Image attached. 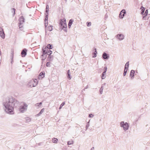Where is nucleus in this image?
Returning <instances> with one entry per match:
<instances>
[{
	"label": "nucleus",
	"instance_id": "nucleus-1",
	"mask_svg": "<svg viewBox=\"0 0 150 150\" xmlns=\"http://www.w3.org/2000/svg\"><path fill=\"white\" fill-rule=\"evenodd\" d=\"M15 101L12 98H10L3 103L4 110L5 112L9 114L14 113V106Z\"/></svg>",
	"mask_w": 150,
	"mask_h": 150
},
{
	"label": "nucleus",
	"instance_id": "nucleus-2",
	"mask_svg": "<svg viewBox=\"0 0 150 150\" xmlns=\"http://www.w3.org/2000/svg\"><path fill=\"white\" fill-rule=\"evenodd\" d=\"M59 24L60 28L62 30H63L66 32H67V25L66 23V19L65 18L61 19Z\"/></svg>",
	"mask_w": 150,
	"mask_h": 150
},
{
	"label": "nucleus",
	"instance_id": "nucleus-3",
	"mask_svg": "<svg viewBox=\"0 0 150 150\" xmlns=\"http://www.w3.org/2000/svg\"><path fill=\"white\" fill-rule=\"evenodd\" d=\"M28 105L24 103H21L18 108V110L21 113H24L27 109Z\"/></svg>",
	"mask_w": 150,
	"mask_h": 150
},
{
	"label": "nucleus",
	"instance_id": "nucleus-4",
	"mask_svg": "<svg viewBox=\"0 0 150 150\" xmlns=\"http://www.w3.org/2000/svg\"><path fill=\"white\" fill-rule=\"evenodd\" d=\"M120 127L123 128V130L124 131H126L129 129V125L127 122L122 121L120 123Z\"/></svg>",
	"mask_w": 150,
	"mask_h": 150
},
{
	"label": "nucleus",
	"instance_id": "nucleus-5",
	"mask_svg": "<svg viewBox=\"0 0 150 150\" xmlns=\"http://www.w3.org/2000/svg\"><path fill=\"white\" fill-rule=\"evenodd\" d=\"M38 84V80L35 79L30 81L28 83V85L30 87L36 86Z\"/></svg>",
	"mask_w": 150,
	"mask_h": 150
},
{
	"label": "nucleus",
	"instance_id": "nucleus-6",
	"mask_svg": "<svg viewBox=\"0 0 150 150\" xmlns=\"http://www.w3.org/2000/svg\"><path fill=\"white\" fill-rule=\"evenodd\" d=\"M115 37L117 39L119 40H122L124 38V35L122 34H118L115 35Z\"/></svg>",
	"mask_w": 150,
	"mask_h": 150
},
{
	"label": "nucleus",
	"instance_id": "nucleus-7",
	"mask_svg": "<svg viewBox=\"0 0 150 150\" xmlns=\"http://www.w3.org/2000/svg\"><path fill=\"white\" fill-rule=\"evenodd\" d=\"M126 13V11L125 9L122 10L121 11L119 15V17L121 19L123 18Z\"/></svg>",
	"mask_w": 150,
	"mask_h": 150
},
{
	"label": "nucleus",
	"instance_id": "nucleus-8",
	"mask_svg": "<svg viewBox=\"0 0 150 150\" xmlns=\"http://www.w3.org/2000/svg\"><path fill=\"white\" fill-rule=\"evenodd\" d=\"M0 36L2 39L5 38V34L3 29L1 28H0Z\"/></svg>",
	"mask_w": 150,
	"mask_h": 150
},
{
	"label": "nucleus",
	"instance_id": "nucleus-9",
	"mask_svg": "<svg viewBox=\"0 0 150 150\" xmlns=\"http://www.w3.org/2000/svg\"><path fill=\"white\" fill-rule=\"evenodd\" d=\"M20 23L19 25V26L20 28H21L22 26H21V24H22L24 22V18L23 17L21 16L19 18Z\"/></svg>",
	"mask_w": 150,
	"mask_h": 150
},
{
	"label": "nucleus",
	"instance_id": "nucleus-10",
	"mask_svg": "<svg viewBox=\"0 0 150 150\" xmlns=\"http://www.w3.org/2000/svg\"><path fill=\"white\" fill-rule=\"evenodd\" d=\"M103 57L104 59H108L109 58V56L105 52H104L103 54Z\"/></svg>",
	"mask_w": 150,
	"mask_h": 150
},
{
	"label": "nucleus",
	"instance_id": "nucleus-11",
	"mask_svg": "<svg viewBox=\"0 0 150 150\" xmlns=\"http://www.w3.org/2000/svg\"><path fill=\"white\" fill-rule=\"evenodd\" d=\"M47 51H48L47 48V47H43L42 48V51H43L42 54H45V55H46V54H47Z\"/></svg>",
	"mask_w": 150,
	"mask_h": 150
},
{
	"label": "nucleus",
	"instance_id": "nucleus-12",
	"mask_svg": "<svg viewBox=\"0 0 150 150\" xmlns=\"http://www.w3.org/2000/svg\"><path fill=\"white\" fill-rule=\"evenodd\" d=\"M54 57L53 55H49L48 57L47 60L49 61H52L53 60Z\"/></svg>",
	"mask_w": 150,
	"mask_h": 150
},
{
	"label": "nucleus",
	"instance_id": "nucleus-13",
	"mask_svg": "<svg viewBox=\"0 0 150 150\" xmlns=\"http://www.w3.org/2000/svg\"><path fill=\"white\" fill-rule=\"evenodd\" d=\"M45 73L44 72H41L39 75V77H38V79H40V77H41V79L43 78L45 76Z\"/></svg>",
	"mask_w": 150,
	"mask_h": 150
},
{
	"label": "nucleus",
	"instance_id": "nucleus-14",
	"mask_svg": "<svg viewBox=\"0 0 150 150\" xmlns=\"http://www.w3.org/2000/svg\"><path fill=\"white\" fill-rule=\"evenodd\" d=\"M47 57V55L45 54H42L40 57V58L42 60L45 59Z\"/></svg>",
	"mask_w": 150,
	"mask_h": 150
},
{
	"label": "nucleus",
	"instance_id": "nucleus-15",
	"mask_svg": "<svg viewBox=\"0 0 150 150\" xmlns=\"http://www.w3.org/2000/svg\"><path fill=\"white\" fill-rule=\"evenodd\" d=\"M73 20L72 19H71L69 21L68 23V27L69 28H70L71 26L73 23Z\"/></svg>",
	"mask_w": 150,
	"mask_h": 150
},
{
	"label": "nucleus",
	"instance_id": "nucleus-16",
	"mask_svg": "<svg viewBox=\"0 0 150 150\" xmlns=\"http://www.w3.org/2000/svg\"><path fill=\"white\" fill-rule=\"evenodd\" d=\"M134 71L133 70H131L130 74V76L131 77V78L132 77H133L134 76Z\"/></svg>",
	"mask_w": 150,
	"mask_h": 150
},
{
	"label": "nucleus",
	"instance_id": "nucleus-17",
	"mask_svg": "<svg viewBox=\"0 0 150 150\" xmlns=\"http://www.w3.org/2000/svg\"><path fill=\"white\" fill-rule=\"evenodd\" d=\"M141 9H142V12H141V14L144 15V12L145 9V8L143 7V6H142Z\"/></svg>",
	"mask_w": 150,
	"mask_h": 150
},
{
	"label": "nucleus",
	"instance_id": "nucleus-18",
	"mask_svg": "<svg viewBox=\"0 0 150 150\" xmlns=\"http://www.w3.org/2000/svg\"><path fill=\"white\" fill-rule=\"evenodd\" d=\"M105 74L106 73H105V72H103L102 74V79H104L105 78L106 76H105Z\"/></svg>",
	"mask_w": 150,
	"mask_h": 150
},
{
	"label": "nucleus",
	"instance_id": "nucleus-19",
	"mask_svg": "<svg viewBox=\"0 0 150 150\" xmlns=\"http://www.w3.org/2000/svg\"><path fill=\"white\" fill-rule=\"evenodd\" d=\"M21 54L23 57H24L26 54V52L24 50H23Z\"/></svg>",
	"mask_w": 150,
	"mask_h": 150
},
{
	"label": "nucleus",
	"instance_id": "nucleus-20",
	"mask_svg": "<svg viewBox=\"0 0 150 150\" xmlns=\"http://www.w3.org/2000/svg\"><path fill=\"white\" fill-rule=\"evenodd\" d=\"M52 140L53 142L54 143H57L58 141V139L55 138L52 139Z\"/></svg>",
	"mask_w": 150,
	"mask_h": 150
},
{
	"label": "nucleus",
	"instance_id": "nucleus-21",
	"mask_svg": "<svg viewBox=\"0 0 150 150\" xmlns=\"http://www.w3.org/2000/svg\"><path fill=\"white\" fill-rule=\"evenodd\" d=\"M129 62H128L126 63L125 67V69H128L129 67Z\"/></svg>",
	"mask_w": 150,
	"mask_h": 150
},
{
	"label": "nucleus",
	"instance_id": "nucleus-22",
	"mask_svg": "<svg viewBox=\"0 0 150 150\" xmlns=\"http://www.w3.org/2000/svg\"><path fill=\"white\" fill-rule=\"evenodd\" d=\"M47 47V50L51 49L52 48V46L51 45L49 44L47 45V46L46 47Z\"/></svg>",
	"mask_w": 150,
	"mask_h": 150
},
{
	"label": "nucleus",
	"instance_id": "nucleus-23",
	"mask_svg": "<svg viewBox=\"0 0 150 150\" xmlns=\"http://www.w3.org/2000/svg\"><path fill=\"white\" fill-rule=\"evenodd\" d=\"M48 13H47V14H45L46 15V17L45 19V22H48Z\"/></svg>",
	"mask_w": 150,
	"mask_h": 150
},
{
	"label": "nucleus",
	"instance_id": "nucleus-24",
	"mask_svg": "<svg viewBox=\"0 0 150 150\" xmlns=\"http://www.w3.org/2000/svg\"><path fill=\"white\" fill-rule=\"evenodd\" d=\"M52 26H48L47 27L48 30L50 31H51L52 30Z\"/></svg>",
	"mask_w": 150,
	"mask_h": 150
},
{
	"label": "nucleus",
	"instance_id": "nucleus-25",
	"mask_svg": "<svg viewBox=\"0 0 150 150\" xmlns=\"http://www.w3.org/2000/svg\"><path fill=\"white\" fill-rule=\"evenodd\" d=\"M52 52L51 50H48V51L47 52V54L48 55H50L52 54Z\"/></svg>",
	"mask_w": 150,
	"mask_h": 150
},
{
	"label": "nucleus",
	"instance_id": "nucleus-26",
	"mask_svg": "<svg viewBox=\"0 0 150 150\" xmlns=\"http://www.w3.org/2000/svg\"><path fill=\"white\" fill-rule=\"evenodd\" d=\"M67 73L68 75V77L69 79H70L71 78V77L70 75V73H69V70L68 71Z\"/></svg>",
	"mask_w": 150,
	"mask_h": 150
},
{
	"label": "nucleus",
	"instance_id": "nucleus-27",
	"mask_svg": "<svg viewBox=\"0 0 150 150\" xmlns=\"http://www.w3.org/2000/svg\"><path fill=\"white\" fill-rule=\"evenodd\" d=\"M45 110L44 108L42 109L39 112V113L38 114V116L40 115Z\"/></svg>",
	"mask_w": 150,
	"mask_h": 150
},
{
	"label": "nucleus",
	"instance_id": "nucleus-28",
	"mask_svg": "<svg viewBox=\"0 0 150 150\" xmlns=\"http://www.w3.org/2000/svg\"><path fill=\"white\" fill-rule=\"evenodd\" d=\"M51 64V62H47L46 64V66L47 67H50V64Z\"/></svg>",
	"mask_w": 150,
	"mask_h": 150
},
{
	"label": "nucleus",
	"instance_id": "nucleus-29",
	"mask_svg": "<svg viewBox=\"0 0 150 150\" xmlns=\"http://www.w3.org/2000/svg\"><path fill=\"white\" fill-rule=\"evenodd\" d=\"M49 11V6L48 5H47L46 6V14H47V13H48V11Z\"/></svg>",
	"mask_w": 150,
	"mask_h": 150
},
{
	"label": "nucleus",
	"instance_id": "nucleus-30",
	"mask_svg": "<svg viewBox=\"0 0 150 150\" xmlns=\"http://www.w3.org/2000/svg\"><path fill=\"white\" fill-rule=\"evenodd\" d=\"M65 103L64 102H63L60 105V107L59 108V109H61L62 107L65 104Z\"/></svg>",
	"mask_w": 150,
	"mask_h": 150
},
{
	"label": "nucleus",
	"instance_id": "nucleus-31",
	"mask_svg": "<svg viewBox=\"0 0 150 150\" xmlns=\"http://www.w3.org/2000/svg\"><path fill=\"white\" fill-rule=\"evenodd\" d=\"M103 87L101 86V87L100 90V94H102L103 93Z\"/></svg>",
	"mask_w": 150,
	"mask_h": 150
},
{
	"label": "nucleus",
	"instance_id": "nucleus-32",
	"mask_svg": "<svg viewBox=\"0 0 150 150\" xmlns=\"http://www.w3.org/2000/svg\"><path fill=\"white\" fill-rule=\"evenodd\" d=\"M89 121H88L87 123V125L86 126V130L88 128L89 126Z\"/></svg>",
	"mask_w": 150,
	"mask_h": 150
},
{
	"label": "nucleus",
	"instance_id": "nucleus-33",
	"mask_svg": "<svg viewBox=\"0 0 150 150\" xmlns=\"http://www.w3.org/2000/svg\"><path fill=\"white\" fill-rule=\"evenodd\" d=\"M127 70L126 69H125L124 73H123V76H125L126 75V73L127 72Z\"/></svg>",
	"mask_w": 150,
	"mask_h": 150
},
{
	"label": "nucleus",
	"instance_id": "nucleus-34",
	"mask_svg": "<svg viewBox=\"0 0 150 150\" xmlns=\"http://www.w3.org/2000/svg\"><path fill=\"white\" fill-rule=\"evenodd\" d=\"M73 141H68L67 142V144L68 145H71V144H73Z\"/></svg>",
	"mask_w": 150,
	"mask_h": 150
},
{
	"label": "nucleus",
	"instance_id": "nucleus-35",
	"mask_svg": "<svg viewBox=\"0 0 150 150\" xmlns=\"http://www.w3.org/2000/svg\"><path fill=\"white\" fill-rule=\"evenodd\" d=\"M91 25V22H87V25L88 27L90 26Z\"/></svg>",
	"mask_w": 150,
	"mask_h": 150
},
{
	"label": "nucleus",
	"instance_id": "nucleus-36",
	"mask_svg": "<svg viewBox=\"0 0 150 150\" xmlns=\"http://www.w3.org/2000/svg\"><path fill=\"white\" fill-rule=\"evenodd\" d=\"M148 9H146L145 11V12L144 13V15L147 16V14H148Z\"/></svg>",
	"mask_w": 150,
	"mask_h": 150
},
{
	"label": "nucleus",
	"instance_id": "nucleus-37",
	"mask_svg": "<svg viewBox=\"0 0 150 150\" xmlns=\"http://www.w3.org/2000/svg\"><path fill=\"white\" fill-rule=\"evenodd\" d=\"M93 57H96V53H93Z\"/></svg>",
	"mask_w": 150,
	"mask_h": 150
},
{
	"label": "nucleus",
	"instance_id": "nucleus-38",
	"mask_svg": "<svg viewBox=\"0 0 150 150\" xmlns=\"http://www.w3.org/2000/svg\"><path fill=\"white\" fill-rule=\"evenodd\" d=\"M146 15H144V16H143L142 18L144 20H146Z\"/></svg>",
	"mask_w": 150,
	"mask_h": 150
},
{
	"label": "nucleus",
	"instance_id": "nucleus-39",
	"mask_svg": "<svg viewBox=\"0 0 150 150\" xmlns=\"http://www.w3.org/2000/svg\"><path fill=\"white\" fill-rule=\"evenodd\" d=\"M94 115L92 114H90L89 115V117H93Z\"/></svg>",
	"mask_w": 150,
	"mask_h": 150
},
{
	"label": "nucleus",
	"instance_id": "nucleus-40",
	"mask_svg": "<svg viewBox=\"0 0 150 150\" xmlns=\"http://www.w3.org/2000/svg\"><path fill=\"white\" fill-rule=\"evenodd\" d=\"M104 69H105V71L104 72H105V73H106L107 70V67H105Z\"/></svg>",
	"mask_w": 150,
	"mask_h": 150
},
{
	"label": "nucleus",
	"instance_id": "nucleus-41",
	"mask_svg": "<svg viewBox=\"0 0 150 150\" xmlns=\"http://www.w3.org/2000/svg\"><path fill=\"white\" fill-rule=\"evenodd\" d=\"M45 27H46L48 25V22H45Z\"/></svg>",
	"mask_w": 150,
	"mask_h": 150
},
{
	"label": "nucleus",
	"instance_id": "nucleus-42",
	"mask_svg": "<svg viewBox=\"0 0 150 150\" xmlns=\"http://www.w3.org/2000/svg\"><path fill=\"white\" fill-rule=\"evenodd\" d=\"M94 50H95V52L93 53H96V54L97 53V51H96V48H94Z\"/></svg>",
	"mask_w": 150,
	"mask_h": 150
},
{
	"label": "nucleus",
	"instance_id": "nucleus-43",
	"mask_svg": "<svg viewBox=\"0 0 150 150\" xmlns=\"http://www.w3.org/2000/svg\"><path fill=\"white\" fill-rule=\"evenodd\" d=\"M88 88V85H87L85 87L84 89H87V88Z\"/></svg>",
	"mask_w": 150,
	"mask_h": 150
},
{
	"label": "nucleus",
	"instance_id": "nucleus-44",
	"mask_svg": "<svg viewBox=\"0 0 150 150\" xmlns=\"http://www.w3.org/2000/svg\"><path fill=\"white\" fill-rule=\"evenodd\" d=\"M94 147H93L91 149V150H94Z\"/></svg>",
	"mask_w": 150,
	"mask_h": 150
},
{
	"label": "nucleus",
	"instance_id": "nucleus-45",
	"mask_svg": "<svg viewBox=\"0 0 150 150\" xmlns=\"http://www.w3.org/2000/svg\"><path fill=\"white\" fill-rule=\"evenodd\" d=\"M13 11H14V13H15V9H13Z\"/></svg>",
	"mask_w": 150,
	"mask_h": 150
},
{
	"label": "nucleus",
	"instance_id": "nucleus-46",
	"mask_svg": "<svg viewBox=\"0 0 150 150\" xmlns=\"http://www.w3.org/2000/svg\"><path fill=\"white\" fill-rule=\"evenodd\" d=\"M41 104H42V103H41V102H40V103H39V104H40V105H41Z\"/></svg>",
	"mask_w": 150,
	"mask_h": 150
}]
</instances>
